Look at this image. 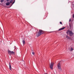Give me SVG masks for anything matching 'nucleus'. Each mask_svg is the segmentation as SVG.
I'll return each instance as SVG.
<instances>
[{
    "mask_svg": "<svg viewBox=\"0 0 74 74\" xmlns=\"http://www.w3.org/2000/svg\"><path fill=\"white\" fill-rule=\"evenodd\" d=\"M74 19L71 20V18L69 19V29L71 30V31L73 30V28H74V26H73V22Z\"/></svg>",
    "mask_w": 74,
    "mask_h": 74,
    "instance_id": "nucleus-1",
    "label": "nucleus"
},
{
    "mask_svg": "<svg viewBox=\"0 0 74 74\" xmlns=\"http://www.w3.org/2000/svg\"><path fill=\"white\" fill-rule=\"evenodd\" d=\"M45 33L44 32V31H42L41 29L39 30L38 32V33L36 34V36L38 37L41 36V35H42V34H44Z\"/></svg>",
    "mask_w": 74,
    "mask_h": 74,
    "instance_id": "nucleus-2",
    "label": "nucleus"
},
{
    "mask_svg": "<svg viewBox=\"0 0 74 74\" xmlns=\"http://www.w3.org/2000/svg\"><path fill=\"white\" fill-rule=\"evenodd\" d=\"M68 33H69L70 36H73V35L74 34V33L73 32L69 30H67V32H66V33L67 34H69Z\"/></svg>",
    "mask_w": 74,
    "mask_h": 74,
    "instance_id": "nucleus-3",
    "label": "nucleus"
},
{
    "mask_svg": "<svg viewBox=\"0 0 74 74\" xmlns=\"http://www.w3.org/2000/svg\"><path fill=\"white\" fill-rule=\"evenodd\" d=\"M8 53L10 55H11L12 54H15V53L13 51H11L10 50H8Z\"/></svg>",
    "mask_w": 74,
    "mask_h": 74,
    "instance_id": "nucleus-4",
    "label": "nucleus"
},
{
    "mask_svg": "<svg viewBox=\"0 0 74 74\" xmlns=\"http://www.w3.org/2000/svg\"><path fill=\"white\" fill-rule=\"evenodd\" d=\"M54 64V63L53 62L51 63V64L50 65L49 67L50 69H51V70H52L53 69V67Z\"/></svg>",
    "mask_w": 74,
    "mask_h": 74,
    "instance_id": "nucleus-5",
    "label": "nucleus"
},
{
    "mask_svg": "<svg viewBox=\"0 0 74 74\" xmlns=\"http://www.w3.org/2000/svg\"><path fill=\"white\" fill-rule=\"evenodd\" d=\"M57 67L58 69H61V65H60V63L59 62L58 64Z\"/></svg>",
    "mask_w": 74,
    "mask_h": 74,
    "instance_id": "nucleus-6",
    "label": "nucleus"
},
{
    "mask_svg": "<svg viewBox=\"0 0 74 74\" xmlns=\"http://www.w3.org/2000/svg\"><path fill=\"white\" fill-rule=\"evenodd\" d=\"M65 28H66V27H63L62 28H60L59 29L58 31H59L60 30H64Z\"/></svg>",
    "mask_w": 74,
    "mask_h": 74,
    "instance_id": "nucleus-7",
    "label": "nucleus"
},
{
    "mask_svg": "<svg viewBox=\"0 0 74 74\" xmlns=\"http://www.w3.org/2000/svg\"><path fill=\"white\" fill-rule=\"evenodd\" d=\"M11 69V64H10V62H9V69L10 70H12Z\"/></svg>",
    "mask_w": 74,
    "mask_h": 74,
    "instance_id": "nucleus-8",
    "label": "nucleus"
},
{
    "mask_svg": "<svg viewBox=\"0 0 74 74\" xmlns=\"http://www.w3.org/2000/svg\"><path fill=\"white\" fill-rule=\"evenodd\" d=\"M10 4V2H7L6 3V5H9Z\"/></svg>",
    "mask_w": 74,
    "mask_h": 74,
    "instance_id": "nucleus-9",
    "label": "nucleus"
},
{
    "mask_svg": "<svg viewBox=\"0 0 74 74\" xmlns=\"http://www.w3.org/2000/svg\"><path fill=\"white\" fill-rule=\"evenodd\" d=\"M23 45H25V41L24 40L23 41Z\"/></svg>",
    "mask_w": 74,
    "mask_h": 74,
    "instance_id": "nucleus-10",
    "label": "nucleus"
},
{
    "mask_svg": "<svg viewBox=\"0 0 74 74\" xmlns=\"http://www.w3.org/2000/svg\"><path fill=\"white\" fill-rule=\"evenodd\" d=\"M73 50H74V49L73 48V47H71V51H72Z\"/></svg>",
    "mask_w": 74,
    "mask_h": 74,
    "instance_id": "nucleus-11",
    "label": "nucleus"
},
{
    "mask_svg": "<svg viewBox=\"0 0 74 74\" xmlns=\"http://www.w3.org/2000/svg\"><path fill=\"white\" fill-rule=\"evenodd\" d=\"M66 37L67 38H68V39H70V37H69L68 36H67Z\"/></svg>",
    "mask_w": 74,
    "mask_h": 74,
    "instance_id": "nucleus-12",
    "label": "nucleus"
},
{
    "mask_svg": "<svg viewBox=\"0 0 74 74\" xmlns=\"http://www.w3.org/2000/svg\"><path fill=\"white\" fill-rule=\"evenodd\" d=\"M12 1H13V0H11L10 2V3H12Z\"/></svg>",
    "mask_w": 74,
    "mask_h": 74,
    "instance_id": "nucleus-13",
    "label": "nucleus"
},
{
    "mask_svg": "<svg viewBox=\"0 0 74 74\" xmlns=\"http://www.w3.org/2000/svg\"><path fill=\"white\" fill-rule=\"evenodd\" d=\"M4 0H1V3H2V2H3V1H4Z\"/></svg>",
    "mask_w": 74,
    "mask_h": 74,
    "instance_id": "nucleus-14",
    "label": "nucleus"
},
{
    "mask_svg": "<svg viewBox=\"0 0 74 74\" xmlns=\"http://www.w3.org/2000/svg\"><path fill=\"white\" fill-rule=\"evenodd\" d=\"M60 24H61V25H63L62 23L60 21Z\"/></svg>",
    "mask_w": 74,
    "mask_h": 74,
    "instance_id": "nucleus-15",
    "label": "nucleus"
},
{
    "mask_svg": "<svg viewBox=\"0 0 74 74\" xmlns=\"http://www.w3.org/2000/svg\"><path fill=\"white\" fill-rule=\"evenodd\" d=\"M32 53L33 55H34V54H35V53H34V52H33Z\"/></svg>",
    "mask_w": 74,
    "mask_h": 74,
    "instance_id": "nucleus-16",
    "label": "nucleus"
},
{
    "mask_svg": "<svg viewBox=\"0 0 74 74\" xmlns=\"http://www.w3.org/2000/svg\"><path fill=\"white\" fill-rule=\"evenodd\" d=\"M73 18H74V14H73Z\"/></svg>",
    "mask_w": 74,
    "mask_h": 74,
    "instance_id": "nucleus-17",
    "label": "nucleus"
},
{
    "mask_svg": "<svg viewBox=\"0 0 74 74\" xmlns=\"http://www.w3.org/2000/svg\"><path fill=\"white\" fill-rule=\"evenodd\" d=\"M47 16H46L45 17V18H44V19H45L46 18H47Z\"/></svg>",
    "mask_w": 74,
    "mask_h": 74,
    "instance_id": "nucleus-18",
    "label": "nucleus"
},
{
    "mask_svg": "<svg viewBox=\"0 0 74 74\" xmlns=\"http://www.w3.org/2000/svg\"><path fill=\"white\" fill-rule=\"evenodd\" d=\"M14 3H15V1H14L12 3V4H13Z\"/></svg>",
    "mask_w": 74,
    "mask_h": 74,
    "instance_id": "nucleus-19",
    "label": "nucleus"
},
{
    "mask_svg": "<svg viewBox=\"0 0 74 74\" xmlns=\"http://www.w3.org/2000/svg\"><path fill=\"white\" fill-rule=\"evenodd\" d=\"M67 26V29H69V26Z\"/></svg>",
    "mask_w": 74,
    "mask_h": 74,
    "instance_id": "nucleus-20",
    "label": "nucleus"
},
{
    "mask_svg": "<svg viewBox=\"0 0 74 74\" xmlns=\"http://www.w3.org/2000/svg\"><path fill=\"white\" fill-rule=\"evenodd\" d=\"M7 1H9V0H7Z\"/></svg>",
    "mask_w": 74,
    "mask_h": 74,
    "instance_id": "nucleus-21",
    "label": "nucleus"
},
{
    "mask_svg": "<svg viewBox=\"0 0 74 74\" xmlns=\"http://www.w3.org/2000/svg\"><path fill=\"white\" fill-rule=\"evenodd\" d=\"M52 32H50V33H52Z\"/></svg>",
    "mask_w": 74,
    "mask_h": 74,
    "instance_id": "nucleus-22",
    "label": "nucleus"
},
{
    "mask_svg": "<svg viewBox=\"0 0 74 74\" xmlns=\"http://www.w3.org/2000/svg\"><path fill=\"white\" fill-rule=\"evenodd\" d=\"M73 6H74V4H73Z\"/></svg>",
    "mask_w": 74,
    "mask_h": 74,
    "instance_id": "nucleus-23",
    "label": "nucleus"
}]
</instances>
